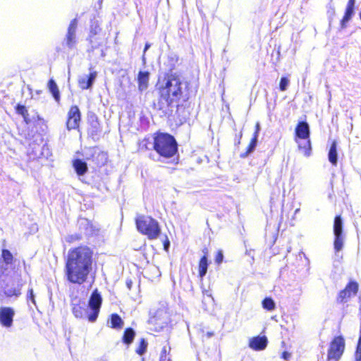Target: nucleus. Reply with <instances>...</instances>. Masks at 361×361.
Masks as SVG:
<instances>
[{
    "mask_svg": "<svg viewBox=\"0 0 361 361\" xmlns=\"http://www.w3.org/2000/svg\"><path fill=\"white\" fill-rule=\"evenodd\" d=\"M92 251L88 247L80 246L70 250L65 267L68 281L72 283H83L92 270Z\"/></svg>",
    "mask_w": 361,
    "mask_h": 361,
    "instance_id": "f257e3e1",
    "label": "nucleus"
},
{
    "mask_svg": "<svg viewBox=\"0 0 361 361\" xmlns=\"http://www.w3.org/2000/svg\"><path fill=\"white\" fill-rule=\"evenodd\" d=\"M160 100L159 104H166L167 106L176 104L181 99H188L186 94L187 85L182 78L176 73L167 74L159 82Z\"/></svg>",
    "mask_w": 361,
    "mask_h": 361,
    "instance_id": "f03ea898",
    "label": "nucleus"
},
{
    "mask_svg": "<svg viewBox=\"0 0 361 361\" xmlns=\"http://www.w3.org/2000/svg\"><path fill=\"white\" fill-rule=\"evenodd\" d=\"M149 145L157 153V161L173 158L178 152V144L175 138L168 133H157L154 137V142ZM150 157L156 160L152 154Z\"/></svg>",
    "mask_w": 361,
    "mask_h": 361,
    "instance_id": "7ed1b4c3",
    "label": "nucleus"
},
{
    "mask_svg": "<svg viewBox=\"0 0 361 361\" xmlns=\"http://www.w3.org/2000/svg\"><path fill=\"white\" fill-rule=\"evenodd\" d=\"M137 230L147 235L149 239H156L160 234L159 223L155 219L147 216H139L136 219Z\"/></svg>",
    "mask_w": 361,
    "mask_h": 361,
    "instance_id": "20e7f679",
    "label": "nucleus"
},
{
    "mask_svg": "<svg viewBox=\"0 0 361 361\" xmlns=\"http://www.w3.org/2000/svg\"><path fill=\"white\" fill-rule=\"evenodd\" d=\"M78 28V20L77 18L73 19L67 28L66 34L61 43L62 48L63 49L71 50L73 49L78 43L76 31Z\"/></svg>",
    "mask_w": 361,
    "mask_h": 361,
    "instance_id": "39448f33",
    "label": "nucleus"
},
{
    "mask_svg": "<svg viewBox=\"0 0 361 361\" xmlns=\"http://www.w3.org/2000/svg\"><path fill=\"white\" fill-rule=\"evenodd\" d=\"M334 248L336 253H338L343 250L345 240V235L343 231V221L341 216H336L334 219Z\"/></svg>",
    "mask_w": 361,
    "mask_h": 361,
    "instance_id": "423d86ee",
    "label": "nucleus"
},
{
    "mask_svg": "<svg viewBox=\"0 0 361 361\" xmlns=\"http://www.w3.org/2000/svg\"><path fill=\"white\" fill-rule=\"evenodd\" d=\"M102 302V298L97 289H95L89 300L88 306L90 309V312L87 316V319L90 322H94L99 315L100 307Z\"/></svg>",
    "mask_w": 361,
    "mask_h": 361,
    "instance_id": "0eeeda50",
    "label": "nucleus"
},
{
    "mask_svg": "<svg viewBox=\"0 0 361 361\" xmlns=\"http://www.w3.org/2000/svg\"><path fill=\"white\" fill-rule=\"evenodd\" d=\"M345 348V341L341 336L335 338L331 343L328 351L327 361H338Z\"/></svg>",
    "mask_w": 361,
    "mask_h": 361,
    "instance_id": "6e6552de",
    "label": "nucleus"
},
{
    "mask_svg": "<svg viewBox=\"0 0 361 361\" xmlns=\"http://www.w3.org/2000/svg\"><path fill=\"white\" fill-rule=\"evenodd\" d=\"M14 315L15 311L13 308L9 307H1L0 324L4 327H11L13 325Z\"/></svg>",
    "mask_w": 361,
    "mask_h": 361,
    "instance_id": "1a4fd4ad",
    "label": "nucleus"
},
{
    "mask_svg": "<svg viewBox=\"0 0 361 361\" xmlns=\"http://www.w3.org/2000/svg\"><path fill=\"white\" fill-rule=\"evenodd\" d=\"M80 112L77 106H73L69 110L68 118L66 123L67 128L70 130L76 129L79 126Z\"/></svg>",
    "mask_w": 361,
    "mask_h": 361,
    "instance_id": "9d476101",
    "label": "nucleus"
},
{
    "mask_svg": "<svg viewBox=\"0 0 361 361\" xmlns=\"http://www.w3.org/2000/svg\"><path fill=\"white\" fill-rule=\"evenodd\" d=\"M358 290V284L355 281L348 283L346 288L339 293L338 301L340 302H345V300L352 295H355Z\"/></svg>",
    "mask_w": 361,
    "mask_h": 361,
    "instance_id": "9b49d317",
    "label": "nucleus"
},
{
    "mask_svg": "<svg viewBox=\"0 0 361 361\" xmlns=\"http://www.w3.org/2000/svg\"><path fill=\"white\" fill-rule=\"evenodd\" d=\"M97 75L96 71H92L90 75L81 76L78 80L80 87L82 90L90 88L96 79Z\"/></svg>",
    "mask_w": 361,
    "mask_h": 361,
    "instance_id": "f8f14e48",
    "label": "nucleus"
},
{
    "mask_svg": "<svg viewBox=\"0 0 361 361\" xmlns=\"http://www.w3.org/2000/svg\"><path fill=\"white\" fill-rule=\"evenodd\" d=\"M267 342L266 336H256L250 340L249 347L255 350H262L267 347Z\"/></svg>",
    "mask_w": 361,
    "mask_h": 361,
    "instance_id": "ddd939ff",
    "label": "nucleus"
},
{
    "mask_svg": "<svg viewBox=\"0 0 361 361\" xmlns=\"http://www.w3.org/2000/svg\"><path fill=\"white\" fill-rule=\"evenodd\" d=\"M310 127L307 122H299L295 128L296 137L301 140L310 138Z\"/></svg>",
    "mask_w": 361,
    "mask_h": 361,
    "instance_id": "4468645a",
    "label": "nucleus"
},
{
    "mask_svg": "<svg viewBox=\"0 0 361 361\" xmlns=\"http://www.w3.org/2000/svg\"><path fill=\"white\" fill-rule=\"evenodd\" d=\"M355 0H349L345 9V15L341 20V25L342 28L346 27V23L351 19L355 7Z\"/></svg>",
    "mask_w": 361,
    "mask_h": 361,
    "instance_id": "2eb2a0df",
    "label": "nucleus"
},
{
    "mask_svg": "<svg viewBox=\"0 0 361 361\" xmlns=\"http://www.w3.org/2000/svg\"><path fill=\"white\" fill-rule=\"evenodd\" d=\"M328 159L333 166H337L338 163V152H337V142L333 141L328 152Z\"/></svg>",
    "mask_w": 361,
    "mask_h": 361,
    "instance_id": "dca6fc26",
    "label": "nucleus"
},
{
    "mask_svg": "<svg viewBox=\"0 0 361 361\" xmlns=\"http://www.w3.org/2000/svg\"><path fill=\"white\" fill-rule=\"evenodd\" d=\"M138 87L140 91L145 90L148 87L149 73L140 71L138 74Z\"/></svg>",
    "mask_w": 361,
    "mask_h": 361,
    "instance_id": "f3484780",
    "label": "nucleus"
},
{
    "mask_svg": "<svg viewBox=\"0 0 361 361\" xmlns=\"http://www.w3.org/2000/svg\"><path fill=\"white\" fill-rule=\"evenodd\" d=\"M73 168L78 176L84 175L87 171L86 162L81 159H75L73 162Z\"/></svg>",
    "mask_w": 361,
    "mask_h": 361,
    "instance_id": "a211bd4d",
    "label": "nucleus"
},
{
    "mask_svg": "<svg viewBox=\"0 0 361 361\" xmlns=\"http://www.w3.org/2000/svg\"><path fill=\"white\" fill-rule=\"evenodd\" d=\"M73 314L77 318H83L85 317L88 316L90 313H88L87 309L85 307V305L83 304L82 306L80 305H74L72 309Z\"/></svg>",
    "mask_w": 361,
    "mask_h": 361,
    "instance_id": "6ab92c4d",
    "label": "nucleus"
},
{
    "mask_svg": "<svg viewBox=\"0 0 361 361\" xmlns=\"http://www.w3.org/2000/svg\"><path fill=\"white\" fill-rule=\"evenodd\" d=\"M298 148L302 151L303 154L306 157H309L311 154V142L310 138L307 140H302V141L298 142Z\"/></svg>",
    "mask_w": 361,
    "mask_h": 361,
    "instance_id": "aec40b11",
    "label": "nucleus"
},
{
    "mask_svg": "<svg viewBox=\"0 0 361 361\" xmlns=\"http://www.w3.org/2000/svg\"><path fill=\"white\" fill-rule=\"evenodd\" d=\"M2 259L3 262L5 264V266L2 264V268L6 270L8 269V266L11 265L13 262V255L9 250L4 249L2 250Z\"/></svg>",
    "mask_w": 361,
    "mask_h": 361,
    "instance_id": "412c9836",
    "label": "nucleus"
},
{
    "mask_svg": "<svg viewBox=\"0 0 361 361\" xmlns=\"http://www.w3.org/2000/svg\"><path fill=\"white\" fill-rule=\"evenodd\" d=\"M135 336V332L133 329H126L123 336V343L127 345L130 344L133 341Z\"/></svg>",
    "mask_w": 361,
    "mask_h": 361,
    "instance_id": "4be33fe9",
    "label": "nucleus"
},
{
    "mask_svg": "<svg viewBox=\"0 0 361 361\" xmlns=\"http://www.w3.org/2000/svg\"><path fill=\"white\" fill-rule=\"evenodd\" d=\"M207 257L206 256H203L199 263V274L201 278H203L207 271Z\"/></svg>",
    "mask_w": 361,
    "mask_h": 361,
    "instance_id": "5701e85b",
    "label": "nucleus"
},
{
    "mask_svg": "<svg viewBox=\"0 0 361 361\" xmlns=\"http://www.w3.org/2000/svg\"><path fill=\"white\" fill-rule=\"evenodd\" d=\"M154 320L157 324L162 325L167 324L168 317L166 312L164 310H159L154 317Z\"/></svg>",
    "mask_w": 361,
    "mask_h": 361,
    "instance_id": "b1692460",
    "label": "nucleus"
},
{
    "mask_svg": "<svg viewBox=\"0 0 361 361\" xmlns=\"http://www.w3.org/2000/svg\"><path fill=\"white\" fill-rule=\"evenodd\" d=\"M49 89L51 92L53 97H54L56 102L59 101L60 95L58 90V87L56 82L53 80H50L48 83Z\"/></svg>",
    "mask_w": 361,
    "mask_h": 361,
    "instance_id": "393cba45",
    "label": "nucleus"
},
{
    "mask_svg": "<svg viewBox=\"0 0 361 361\" xmlns=\"http://www.w3.org/2000/svg\"><path fill=\"white\" fill-rule=\"evenodd\" d=\"M123 322L121 318L116 314H113L111 317V326L112 328H121Z\"/></svg>",
    "mask_w": 361,
    "mask_h": 361,
    "instance_id": "a878e982",
    "label": "nucleus"
},
{
    "mask_svg": "<svg viewBox=\"0 0 361 361\" xmlns=\"http://www.w3.org/2000/svg\"><path fill=\"white\" fill-rule=\"evenodd\" d=\"M262 307L268 311H273L276 308V304L272 298H266L262 301Z\"/></svg>",
    "mask_w": 361,
    "mask_h": 361,
    "instance_id": "bb28decb",
    "label": "nucleus"
},
{
    "mask_svg": "<svg viewBox=\"0 0 361 361\" xmlns=\"http://www.w3.org/2000/svg\"><path fill=\"white\" fill-rule=\"evenodd\" d=\"M16 111L18 114L21 115L24 118V120L27 123L30 122V119L28 118V112L25 106L18 105L16 107Z\"/></svg>",
    "mask_w": 361,
    "mask_h": 361,
    "instance_id": "cd10ccee",
    "label": "nucleus"
},
{
    "mask_svg": "<svg viewBox=\"0 0 361 361\" xmlns=\"http://www.w3.org/2000/svg\"><path fill=\"white\" fill-rule=\"evenodd\" d=\"M4 294L6 297H8V298H11L12 296L18 297L21 294L20 288H6L4 290Z\"/></svg>",
    "mask_w": 361,
    "mask_h": 361,
    "instance_id": "c85d7f7f",
    "label": "nucleus"
},
{
    "mask_svg": "<svg viewBox=\"0 0 361 361\" xmlns=\"http://www.w3.org/2000/svg\"><path fill=\"white\" fill-rule=\"evenodd\" d=\"M147 343L144 338H141L139 347L136 349V353L140 355H143L147 350Z\"/></svg>",
    "mask_w": 361,
    "mask_h": 361,
    "instance_id": "c756f323",
    "label": "nucleus"
},
{
    "mask_svg": "<svg viewBox=\"0 0 361 361\" xmlns=\"http://www.w3.org/2000/svg\"><path fill=\"white\" fill-rule=\"evenodd\" d=\"M171 348L169 345H164L161 350V353L160 355V361H169V358L167 357V355L169 353Z\"/></svg>",
    "mask_w": 361,
    "mask_h": 361,
    "instance_id": "7c9ffc66",
    "label": "nucleus"
},
{
    "mask_svg": "<svg viewBox=\"0 0 361 361\" xmlns=\"http://www.w3.org/2000/svg\"><path fill=\"white\" fill-rule=\"evenodd\" d=\"M257 139L258 137H257L256 135H253V137L252 138L250 145L248 147L247 154L252 153L255 150L257 146Z\"/></svg>",
    "mask_w": 361,
    "mask_h": 361,
    "instance_id": "2f4dec72",
    "label": "nucleus"
},
{
    "mask_svg": "<svg viewBox=\"0 0 361 361\" xmlns=\"http://www.w3.org/2000/svg\"><path fill=\"white\" fill-rule=\"evenodd\" d=\"M289 80L285 77L281 78L279 85L280 90L282 92L286 91L287 90Z\"/></svg>",
    "mask_w": 361,
    "mask_h": 361,
    "instance_id": "473e14b6",
    "label": "nucleus"
},
{
    "mask_svg": "<svg viewBox=\"0 0 361 361\" xmlns=\"http://www.w3.org/2000/svg\"><path fill=\"white\" fill-rule=\"evenodd\" d=\"M355 361H361V337H360L355 351Z\"/></svg>",
    "mask_w": 361,
    "mask_h": 361,
    "instance_id": "72a5a7b5",
    "label": "nucleus"
},
{
    "mask_svg": "<svg viewBox=\"0 0 361 361\" xmlns=\"http://www.w3.org/2000/svg\"><path fill=\"white\" fill-rule=\"evenodd\" d=\"M27 299L28 301H31L35 305H36V302L35 300V295H34L32 288H30L28 290L27 295Z\"/></svg>",
    "mask_w": 361,
    "mask_h": 361,
    "instance_id": "f704fd0d",
    "label": "nucleus"
},
{
    "mask_svg": "<svg viewBox=\"0 0 361 361\" xmlns=\"http://www.w3.org/2000/svg\"><path fill=\"white\" fill-rule=\"evenodd\" d=\"M223 259H224L223 253L221 251H219L218 254L216 257L215 262H216V263L219 264L220 263L222 262Z\"/></svg>",
    "mask_w": 361,
    "mask_h": 361,
    "instance_id": "c9c22d12",
    "label": "nucleus"
},
{
    "mask_svg": "<svg viewBox=\"0 0 361 361\" xmlns=\"http://www.w3.org/2000/svg\"><path fill=\"white\" fill-rule=\"evenodd\" d=\"M259 130H260L259 123H257L256 126H255V132L254 133L253 135H256V137H258Z\"/></svg>",
    "mask_w": 361,
    "mask_h": 361,
    "instance_id": "e433bc0d",
    "label": "nucleus"
},
{
    "mask_svg": "<svg viewBox=\"0 0 361 361\" xmlns=\"http://www.w3.org/2000/svg\"><path fill=\"white\" fill-rule=\"evenodd\" d=\"M290 357V354L286 351L283 352L282 354V358L285 360H288Z\"/></svg>",
    "mask_w": 361,
    "mask_h": 361,
    "instance_id": "4c0bfd02",
    "label": "nucleus"
},
{
    "mask_svg": "<svg viewBox=\"0 0 361 361\" xmlns=\"http://www.w3.org/2000/svg\"><path fill=\"white\" fill-rule=\"evenodd\" d=\"M88 224H89V221H88L87 219H82V220L80 221V226H81L82 225H88Z\"/></svg>",
    "mask_w": 361,
    "mask_h": 361,
    "instance_id": "58836bf2",
    "label": "nucleus"
},
{
    "mask_svg": "<svg viewBox=\"0 0 361 361\" xmlns=\"http://www.w3.org/2000/svg\"><path fill=\"white\" fill-rule=\"evenodd\" d=\"M150 47V44L146 43L144 49V53L147 51V50Z\"/></svg>",
    "mask_w": 361,
    "mask_h": 361,
    "instance_id": "ea45409f",
    "label": "nucleus"
},
{
    "mask_svg": "<svg viewBox=\"0 0 361 361\" xmlns=\"http://www.w3.org/2000/svg\"><path fill=\"white\" fill-rule=\"evenodd\" d=\"M91 233H92V226H91L90 228H86V231H85V233H86L87 235H89V234H90Z\"/></svg>",
    "mask_w": 361,
    "mask_h": 361,
    "instance_id": "a19ab883",
    "label": "nucleus"
},
{
    "mask_svg": "<svg viewBox=\"0 0 361 361\" xmlns=\"http://www.w3.org/2000/svg\"><path fill=\"white\" fill-rule=\"evenodd\" d=\"M145 142V140H144L142 142ZM142 146H145V148L146 149H149V147H148L147 144V143H142Z\"/></svg>",
    "mask_w": 361,
    "mask_h": 361,
    "instance_id": "79ce46f5",
    "label": "nucleus"
},
{
    "mask_svg": "<svg viewBox=\"0 0 361 361\" xmlns=\"http://www.w3.org/2000/svg\"><path fill=\"white\" fill-rule=\"evenodd\" d=\"M169 245V242L167 243H164V248H165V250L168 249Z\"/></svg>",
    "mask_w": 361,
    "mask_h": 361,
    "instance_id": "37998d69",
    "label": "nucleus"
},
{
    "mask_svg": "<svg viewBox=\"0 0 361 361\" xmlns=\"http://www.w3.org/2000/svg\"><path fill=\"white\" fill-rule=\"evenodd\" d=\"M207 336H208V337H211V336H213V333L212 332H208L207 333Z\"/></svg>",
    "mask_w": 361,
    "mask_h": 361,
    "instance_id": "c03bdc74",
    "label": "nucleus"
},
{
    "mask_svg": "<svg viewBox=\"0 0 361 361\" xmlns=\"http://www.w3.org/2000/svg\"><path fill=\"white\" fill-rule=\"evenodd\" d=\"M300 212V209H296L295 211V214H298Z\"/></svg>",
    "mask_w": 361,
    "mask_h": 361,
    "instance_id": "a18cd8bd",
    "label": "nucleus"
},
{
    "mask_svg": "<svg viewBox=\"0 0 361 361\" xmlns=\"http://www.w3.org/2000/svg\"><path fill=\"white\" fill-rule=\"evenodd\" d=\"M2 300H3V296L1 295H0V302H2Z\"/></svg>",
    "mask_w": 361,
    "mask_h": 361,
    "instance_id": "49530a36",
    "label": "nucleus"
}]
</instances>
